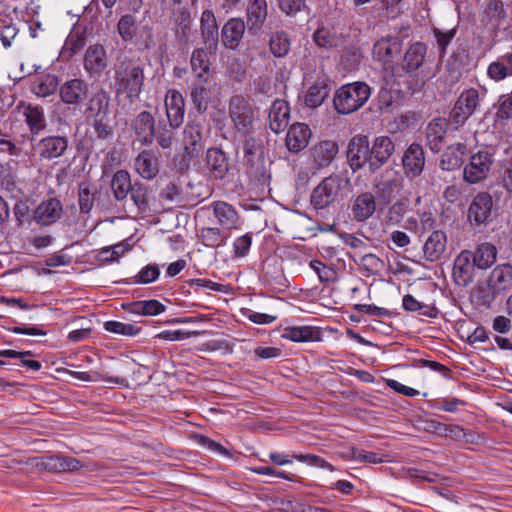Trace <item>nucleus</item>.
Masks as SVG:
<instances>
[{
  "label": "nucleus",
  "instance_id": "nucleus-5",
  "mask_svg": "<svg viewBox=\"0 0 512 512\" xmlns=\"http://www.w3.org/2000/svg\"><path fill=\"white\" fill-rule=\"evenodd\" d=\"M116 84L119 90L125 91L129 97L138 95L144 81L143 70L139 66H121L116 72Z\"/></svg>",
  "mask_w": 512,
  "mask_h": 512
},
{
  "label": "nucleus",
  "instance_id": "nucleus-64",
  "mask_svg": "<svg viewBox=\"0 0 512 512\" xmlns=\"http://www.w3.org/2000/svg\"><path fill=\"white\" fill-rule=\"evenodd\" d=\"M353 459L359 462H367L371 464H379L385 461L384 455L365 450L354 451Z\"/></svg>",
  "mask_w": 512,
  "mask_h": 512
},
{
  "label": "nucleus",
  "instance_id": "nucleus-15",
  "mask_svg": "<svg viewBox=\"0 0 512 512\" xmlns=\"http://www.w3.org/2000/svg\"><path fill=\"white\" fill-rule=\"evenodd\" d=\"M377 208V201L373 193L363 192L357 195L351 204V214L355 221L364 222L371 218Z\"/></svg>",
  "mask_w": 512,
  "mask_h": 512
},
{
  "label": "nucleus",
  "instance_id": "nucleus-41",
  "mask_svg": "<svg viewBox=\"0 0 512 512\" xmlns=\"http://www.w3.org/2000/svg\"><path fill=\"white\" fill-rule=\"evenodd\" d=\"M497 250L491 243L480 244L473 253V261L477 268L487 269L496 261Z\"/></svg>",
  "mask_w": 512,
  "mask_h": 512
},
{
  "label": "nucleus",
  "instance_id": "nucleus-13",
  "mask_svg": "<svg viewBox=\"0 0 512 512\" xmlns=\"http://www.w3.org/2000/svg\"><path fill=\"white\" fill-rule=\"evenodd\" d=\"M109 59L105 48L94 44L87 48L84 55V68L90 75H100L108 66Z\"/></svg>",
  "mask_w": 512,
  "mask_h": 512
},
{
  "label": "nucleus",
  "instance_id": "nucleus-25",
  "mask_svg": "<svg viewBox=\"0 0 512 512\" xmlns=\"http://www.w3.org/2000/svg\"><path fill=\"white\" fill-rule=\"evenodd\" d=\"M136 172L144 179H153L159 172L157 155L150 150H143L134 161Z\"/></svg>",
  "mask_w": 512,
  "mask_h": 512
},
{
  "label": "nucleus",
  "instance_id": "nucleus-20",
  "mask_svg": "<svg viewBox=\"0 0 512 512\" xmlns=\"http://www.w3.org/2000/svg\"><path fill=\"white\" fill-rule=\"evenodd\" d=\"M395 151L393 141L388 136L376 137L371 147V169H379L382 165L387 163Z\"/></svg>",
  "mask_w": 512,
  "mask_h": 512
},
{
  "label": "nucleus",
  "instance_id": "nucleus-47",
  "mask_svg": "<svg viewBox=\"0 0 512 512\" xmlns=\"http://www.w3.org/2000/svg\"><path fill=\"white\" fill-rule=\"evenodd\" d=\"M202 140L201 129L198 124H188L184 129L183 142L185 149L192 153L197 150Z\"/></svg>",
  "mask_w": 512,
  "mask_h": 512
},
{
  "label": "nucleus",
  "instance_id": "nucleus-51",
  "mask_svg": "<svg viewBox=\"0 0 512 512\" xmlns=\"http://www.w3.org/2000/svg\"><path fill=\"white\" fill-rule=\"evenodd\" d=\"M130 194L132 201L139 211L146 212L149 204L147 187L142 183L136 182L133 184Z\"/></svg>",
  "mask_w": 512,
  "mask_h": 512
},
{
  "label": "nucleus",
  "instance_id": "nucleus-53",
  "mask_svg": "<svg viewBox=\"0 0 512 512\" xmlns=\"http://www.w3.org/2000/svg\"><path fill=\"white\" fill-rule=\"evenodd\" d=\"M117 28L122 39H132L135 36L137 29L134 16L130 14L122 16L118 22Z\"/></svg>",
  "mask_w": 512,
  "mask_h": 512
},
{
  "label": "nucleus",
  "instance_id": "nucleus-24",
  "mask_svg": "<svg viewBox=\"0 0 512 512\" xmlns=\"http://www.w3.org/2000/svg\"><path fill=\"white\" fill-rule=\"evenodd\" d=\"M206 166L211 176L219 180L224 179L230 169L226 154L218 148H210L207 150Z\"/></svg>",
  "mask_w": 512,
  "mask_h": 512
},
{
  "label": "nucleus",
  "instance_id": "nucleus-4",
  "mask_svg": "<svg viewBox=\"0 0 512 512\" xmlns=\"http://www.w3.org/2000/svg\"><path fill=\"white\" fill-rule=\"evenodd\" d=\"M479 105V93L475 88L464 90L458 97L452 111L451 119L456 125H463L472 116Z\"/></svg>",
  "mask_w": 512,
  "mask_h": 512
},
{
  "label": "nucleus",
  "instance_id": "nucleus-62",
  "mask_svg": "<svg viewBox=\"0 0 512 512\" xmlns=\"http://www.w3.org/2000/svg\"><path fill=\"white\" fill-rule=\"evenodd\" d=\"M310 268L318 275L321 282H329L335 274L332 268L326 266L319 260H312L310 262Z\"/></svg>",
  "mask_w": 512,
  "mask_h": 512
},
{
  "label": "nucleus",
  "instance_id": "nucleus-31",
  "mask_svg": "<svg viewBox=\"0 0 512 512\" xmlns=\"http://www.w3.org/2000/svg\"><path fill=\"white\" fill-rule=\"evenodd\" d=\"M42 465L45 469L54 472H74L83 467V464L78 459L63 455L45 457Z\"/></svg>",
  "mask_w": 512,
  "mask_h": 512
},
{
  "label": "nucleus",
  "instance_id": "nucleus-61",
  "mask_svg": "<svg viewBox=\"0 0 512 512\" xmlns=\"http://www.w3.org/2000/svg\"><path fill=\"white\" fill-rule=\"evenodd\" d=\"M359 263L369 273H378L383 266L382 260L378 256H376L375 254H372V253H367V254L362 255L360 257Z\"/></svg>",
  "mask_w": 512,
  "mask_h": 512
},
{
  "label": "nucleus",
  "instance_id": "nucleus-33",
  "mask_svg": "<svg viewBox=\"0 0 512 512\" xmlns=\"http://www.w3.org/2000/svg\"><path fill=\"white\" fill-rule=\"evenodd\" d=\"M201 34L208 48H214L218 42V26L212 10H204L200 18Z\"/></svg>",
  "mask_w": 512,
  "mask_h": 512
},
{
  "label": "nucleus",
  "instance_id": "nucleus-52",
  "mask_svg": "<svg viewBox=\"0 0 512 512\" xmlns=\"http://www.w3.org/2000/svg\"><path fill=\"white\" fill-rule=\"evenodd\" d=\"M402 306L409 312H420L424 316L433 317L436 315L435 309L419 302L412 295L407 294L403 297Z\"/></svg>",
  "mask_w": 512,
  "mask_h": 512
},
{
  "label": "nucleus",
  "instance_id": "nucleus-27",
  "mask_svg": "<svg viewBox=\"0 0 512 512\" xmlns=\"http://www.w3.org/2000/svg\"><path fill=\"white\" fill-rule=\"evenodd\" d=\"M17 109L23 111L25 122L32 134H39L46 128V119L42 107L22 102L17 106Z\"/></svg>",
  "mask_w": 512,
  "mask_h": 512
},
{
  "label": "nucleus",
  "instance_id": "nucleus-34",
  "mask_svg": "<svg viewBox=\"0 0 512 512\" xmlns=\"http://www.w3.org/2000/svg\"><path fill=\"white\" fill-rule=\"evenodd\" d=\"M109 109V95L104 90L97 91L89 100L86 109L88 120L107 118Z\"/></svg>",
  "mask_w": 512,
  "mask_h": 512
},
{
  "label": "nucleus",
  "instance_id": "nucleus-54",
  "mask_svg": "<svg viewBox=\"0 0 512 512\" xmlns=\"http://www.w3.org/2000/svg\"><path fill=\"white\" fill-rule=\"evenodd\" d=\"M160 269L156 264H149L143 267L137 275L134 276L133 282L136 284H149L159 278Z\"/></svg>",
  "mask_w": 512,
  "mask_h": 512
},
{
  "label": "nucleus",
  "instance_id": "nucleus-43",
  "mask_svg": "<svg viewBox=\"0 0 512 512\" xmlns=\"http://www.w3.org/2000/svg\"><path fill=\"white\" fill-rule=\"evenodd\" d=\"M445 132V125L440 120L433 121L427 126V142L433 152H439L442 149Z\"/></svg>",
  "mask_w": 512,
  "mask_h": 512
},
{
  "label": "nucleus",
  "instance_id": "nucleus-9",
  "mask_svg": "<svg viewBox=\"0 0 512 512\" xmlns=\"http://www.w3.org/2000/svg\"><path fill=\"white\" fill-rule=\"evenodd\" d=\"M166 116L171 128H179L185 115V102L182 94L175 90H168L164 99Z\"/></svg>",
  "mask_w": 512,
  "mask_h": 512
},
{
  "label": "nucleus",
  "instance_id": "nucleus-32",
  "mask_svg": "<svg viewBox=\"0 0 512 512\" xmlns=\"http://www.w3.org/2000/svg\"><path fill=\"white\" fill-rule=\"evenodd\" d=\"M466 152L467 147L463 143L448 146L441 157V168L446 171L458 169L463 164V157Z\"/></svg>",
  "mask_w": 512,
  "mask_h": 512
},
{
  "label": "nucleus",
  "instance_id": "nucleus-28",
  "mask_svg": "<svg viewBox=\"0 0 512 512\" xmlns=\"http://www.w3.org/2000/svg\"><path fill=\"white\" fill-rule=\"evenodd\" d=\"M290 109L286 101L277 99L270 108L269 125L272 131L279 133L284 130L289 122Z\"/></svg>",
  "mask_w": 512,
  "mask_h": 512
},
{
  "label": "nucleus",
  "instance_id": "nucleus-46",
  "mask_svg": "<svg viewBox=\"0 0 512 512\" xmlns=\"http://www.w3.org/2000/svg\"><path fill=\"white\" fill-rule=\"evenodd\" d=\"M32 356L31 351H16L12 349H4L0 350V357H5L9 359H17L21 360V364L32 371H39L42 368L41 362L37 360H29L27 357Z\"/></svg>",
  "mask_w": 512,
  "mask_h": 512
},
{
  "label": "nucleus",
  "instance_id": "nucleus-7",
  "mask_svg": "<svg viewBox=\"0 0 512 512\" xmlns=\"http://www.w3.org/2000/svg\"><path fill=\"white\" fill-rule=\"evenodd\" d=\"M347 158L350 167L353 170L362 168L366 163H369V166L371 167V147L366 136L358 135L350 140L348 144Z\"/></svg>",
  "mask_w": 512,
  "mask_h": 512
},
{
  "label": "nucleus",
  "instance_id": "nucleus-57",
  "mask_svg": "<svg viewBox=\"0 0 512 512\" xmlns=\"http://www.w3.org/2000/svg\"><path fill=\"white\" fill-rule=\"evenodd\" d=\"M252 245V235L246 233L242 236L237 237L233 242V252L236 258L245 257Z\"/></svg>",
  "mask_w": 512,
  "mask_h": 512
},
{
  "label": "nucleus",
  "instance_id": "nucleus-30",
  "mask_svg": "<svg viewBox=\"0 0 512 512\" xmlns=\"http://www.w3.org/2000/svg\"><path fill=\"white\" fill-rule=\"evenodd\" d=\"M447 237L443 231H433L426 239L423 252L425 259L434 262L443 255L446 250Z\"/></svg>",
  "mask_w": 512,
  "mask_h": 512
},
{
  "label": "nucleus",
  "instance_id": "nucleus-26",
  "mask_svg": "<svg viewBox=\"0 0 512 512\" xmlns=\"http://www.w3.org/2000/svg\"><path fill=\"white\" fill-rule=\"evenodd\" d=\"M245 32V22L240 18H231L223 26L221 36L225 47L235 49L239 46Z\"/></svg>",
  "mask_w": 512,
  "mask_h": 512
},
{
  "label": "nucleus",
  "instance_id": "nucleus-36",
  "mask_svg": "<svg viewBox=\"0 0 512 512\" xmlns=\"http://www.w3.org/2000/svg\"><path fill=\"white\" fill-rule=\"evenodd\" d=\"M489 282L497 292L509 288L512 284V266L510 264L496 266L491 272Z\"/></svg>",
  "mask_w": 512,
  "mask_h": 512
},
{
  "label": "nucleus",
  "instance_id": "nucleus-56",
  "mask_svg": "<svg viewBox=\"0 0 512 512\" xmlns=\"http://www.w3.org/2000/svg\"><path fill=\"white\" fill-rule=\"evenodd\" d=\"M199 335L198 331H186L182 329L178 330H165L156 335V338L165 341H181Z\"/></svg>",
  "mask_w": 512,
  "mask_h": 512
},
{
  "label": "nucleus",
  "instance_id": "nucleus-21",
  "mask_svg": "<svg viewBox=\"0 0 512 512\" xmlns=\"http://www.w3.org/2000/svg\"><path fill=\"white\" fill-rule=\"evenodd\" d=\"M338 153V145L333 140H324L310 149V156L315 167L329 166Z\"/></svg>",
  "mask_w": 512,
  "mask_h": 512
},
{
  "label": "nucleus",
  "instance_id": "nucleus-12",
  "mask_svg": "<svg viewBox=\"0 0 512 512\" xmlns=\"http://www.w3.org/2000/svg\"><path fill=\"white\" fill-rule=\"evenodd\" d=\"M68 147V140L62 136H48L41 139L35 146V152L41 160H52L61 157Z\"/></svg>",
  "mask_w": 512,
  "mask_h": 512
},
{
  "label": "nucleus",
  "instance_id": "nucleus-42",
  "mask_svg": "<svg viewBox=\"0 0 512 512\" xmlns=\"http://www.w3.org/2000/svg\"><path fill=\"white\" fill-rule=\"evenodd\" d=\"M489 77L495 81H500L507 76L512 75V53L500 57L492 62L487 70Z\"/></svg>",
  "mask_w": 512,
  "mask_h": 512
},
{
  "label": "nucleus",
  "instance_id": "nucleus-11",
  "mask_svg": "<svg viewBox=\"0 0 512 512\" xmlns=\"http://www.w3.org/2000/svg\"><path fill=\"white\" fill-rule=\"evenodd\" d=\"M492 207V196L487 192L478 193L468 208V220L476 225L485 223L491 216Z\"/></svg>",
  "mask_w": 512,
  "mask_h": 512
},
{
  "label": "nucleus",
  "instance_id": "nucleus-60",
  "mask_svg": "<svg viewBox=\"0 0 512 512\" xmlns=\"http://www.w3.org/2000/svg\"><path fill=\"white\" fill-rule=\"evenodd\" d=\"M94 193L87 184H81L79 188V205L83 213H89L93 207Z\"/></svg>",
  "mask_w": 512,
  "mask_h": 512
},
{
  "label": "nucleus",
  "instance_id": "nucleus-19",
  "mask_svg": "<svg viewBox=\"0 0 512 512\" xmlns=\"http://www.w3.org/2000/svg\"><path fill=\"white\" fill-rule=\"evenodd\" d=\"M474 267L473 252L464 250L455 259L453 277L457 284L466 286L472 281Z\"/></svg>",
  "mask_w": 512,
  "mask_h": 512
},
{
  "label": "nucleus",
  "instance_id": "nucleus-59",
  "mask_svg": "<svg viewBox=\"0 0 512 512\" xmlns=\"http://www.w3.org/2000/svg\"><path fill=\"white\" fill-rule=\"evenodd\" d=\"M176 128L167 127L166 125H160L158 126L157 130H155V138L158 142V144L163 148L167 149L170 148L173 142L174 133L173 130Z\"/></svg>",
  "mask_w": 512,
  "mask_h": 512
},
{
  "label": "nucleus",
  "instance_id": "nucleus-18",
  "mask_svg": "<svg viewBox=\"0 0 512 512\" xmlns=\"http://www.w3.org/2000/svg\"><path fill=\"white\" fill-rule=\"evenodd\" d=\"M281 338L296 343L318 342L322 340V332L310 325L288 326L282 330Z\"/></svg>",
  "mask_w": 512,
  "mask_h": 512
},
{
  "label": "nucleus",
  "instance_id": "nucleus-6",
  "mask_svg": "<svg viewBox=\"0 0 512 512\" xmlns=\"http://www.w3.org/2000/svg\"><path fill=\"white\" fill-rule=\"evenodd\" d=\"M340 190V181L337 177H326L314 188L311 194V204L316 209H324L335 201Z\"/></svg>",
  "mask_w": 512,
  "mask_h": 512
},
{
  "label": "nucleus",
  "instance_id": "nucleus-22",
  "mask_svg": "<svg viewBox=\"0 0 512 512\" xmlns=\"http://www.w3.org/2000/svg\"><path fill=\"white\" fill-rule=\"evenodd\" d=\"M402 163L407 176L416 177L420 175L425 164L422 147L416 143L411 144L404 152Z\"/></svg>",
  "mask_w": 512,
  "mask_h": 512
},
{
  "label": "nucleus",
  "instance_id": "nucleus-35",
  "mask_svg": "<svg viewBox=\"0 0 512 512\" xmlns=\"http://www.w3.org/2000/svg\"><path fill=\"white\" fill-rule=\"evenodd\" d=\"M231 233L219 227H203L198 232L202 244L208 248H218L226 245Z\"/></svg>",
  "mask_w": 512,
  "mask_h": 512
},
{
  "label": "nucleus",
  "instance_id": "nucleus-14",
  "mask_svg": "<svg viewBox=\"0 0 512 512\" xmlns=\"http://www.w3.org/2000/svg\"><path fill=\"white\" fill-rule=\"evenodd\" d=\"M402 50V42L398 37H383L373 46L374 59L388 64L396 58Z\"/></svg>",
  "mask_w": 512,
  "mask_h": 512
},
{
  "label": "nucleus",
  "instance_id": "nucleus-55",
  "mask_svg": "<svg viewBox=\"0 0 512 512\" xmlns=\"http://www.w3.org/2000/svg\"><path fill=\"white\" fill-rule=\"evenodd\" d=\"M292 457L295 460H297L299 462L307 463L310 466L334 471L333 465L330 464L329 462H327L324 458H322L320 456L313 455V454H295V453H293Z\"/></svg>",
  "mask_w": 512,
  "mask_h": 512
},
{
  "label": "nucleus",
  "instance_id": "nucleus-45",
  "mask_svg": "<svg viewBox=\"0 0 512 512\" xmlns=\"http://www.w3.org/2000/svg\"><path fill=\"white\" fill-rule=\"evenodd\" d=\"M57 86V78L54 75L47 74L34 82L31 90L38 97H47L56 91Z\"/></svg>",
  "mask_w": 512,
  "mask_h": 512
},
{
  "label": "nucleus",
  "instance_id": "nucleus-40",
  "mask_svg": "<svg viewBox=\"0 0 512 512\" xmlns=\"http://www.w3.org/2000/svg\"><path fill=\"white\" fill-rule=\"evenodd\" d=\"M329 94V87L325 79H318L305 95V104L307 107H319Z\"/></svg>",
  "mask_w": 512,
  "mask_h": 512
},
{
  "label": "nucleus",
  "instance_id": "nucleus-58",
  "mask_svg": "<svg viewBox=\"0 0 512 512\" xmlns=\"http://www.w3.org/2000/svg\"><path fill=\"white\" fill-rule=\"evenodd\" d=\"M407 211V204L404 201L395 202L388 210L385 221L387 224L394 225L401 221Z\"/></svg>",
  "mask_w": 512,
  "mask_h": 512
},
{
  "label": "nucleus",
  "instance_id": "nucleus-39",
  "mask_svg": "<svg viewBox=\"0 0 512 512\" xmlns=\"http://www.w3.org/2000/svg\"><path fill=\"white\" fill-rule=\"evenodd\" d=\"M131 178L127 171H117L111 181V189L116 200L122 201L126 199L128 193L132 189Z\"/></svg>",
  "mask_w": 512,
  "mask_h": 512
},
{
  "label": "nucleus",
  "instance_id": "nucleus-8",
  "mask_svg": "<svg viewBox=\"0 0 512 512\" xmlns=\"http://www.w3.org/2000/svg\"><path fill=\"white\" fill-rule=\"evenodd\" d=\"M210 207L217 219V223L220 226L219 228L229 233H231V230L241 228L242 220L231 204L224 201H214L211 203Z\"/></svg>",
  "mask_w": 512,
  "mask_h": 512
},
{
  "label": "nucleus",
  "instance_id": "nucleus-3",
  "mask_svg": "<svg viewBox=\"0 0 512 512\" xmlns=\"http://www.w3.org/2000/svg\"><path fill=\"white\" fill-rule=\"evenodd\" d=\"M229 118L238 132L246 134L252 128L254 110L243 95H233L230 98Z\"/></svg>",
  "mask_w": 512,
  "mask_h": 512
},
{
  "label": "nucleus",
  "instance_id": "nucleus-1",
  "mask_svg": "<svg viewBox=\"0 0 512 512\" xmlns=\"http://www.w3.org/2000/svg\"><path fill=\"white\" fill-rule=\"evenodd\" d=\"M371 89L365 82H353L341 86L333 99L335 109L340 114H350L359 110L369 99Z\"/></svg>",
  "mask_w": 512,
  "mask_h": 512
},
{
  "label": "nucleus",
  "instance_id": "nucleus-2",
  "mask_svg": "<svg viewBox=\"0 0 512 512\" xmlns=\"http://www.w3.org/2000/svg\"><path fill=\"white\" fill-rule=\"evenodd\" d=\"M495 162L493 148L485 147L473 153L463 168V179L469 184H479L489 176Z\"/></svg>",
  "mask_w": 512,
  "mask_h": 512
},
{
  "label": "nucleus",
  "instance_id": "nucleus-23",
  "mask_svg": "<svg viewBox=\"0 0 512 512\" xmlns=\"http://www.w3.org/2000/svg\"><path fill=\"white\" fill-rule=\"evenodd\" d=\"M311 130L305 123L292 124L286 135V146L290 152H299L309 143Z\"/></svg>",
  "mask_w": 512,
  "mask_h": 512
},
{
  "label": "nucleus",
  "instance_id": "nucleus-37",
  "mask_svg": "<svg viewBox=\"0 0 512 512\" xmlns=\"http://www.w3.org/2000/svg\"><path fill=\"white\" fill-rule=\"evenodd\" d=\"M291 47V39L287 32L277 30L273 32L269 39V49L273 56L277 58L285 57Z\"/></svg>",
  "mask_w": 512,
  "mask_h": 512
},
{
  "label": "nucleus",
  "instance_id": "nucleus-17",
  "mask_svg": "<svg viewBox=\"0 0 512 512\" xmlns=\"http://www.w3.org/2000/svg\"><path fill=\"white\" fill-rule=\"evenodd\" d=\"M63 213V206L57 198H50L41 202L34 212L37 223L47 226L58 221Z\"/></svg>",
  "mask_w": 512,
  "mask_h": 512
},
{
  "label": "nucleus",
  "instance_id": "nucleus-16",
  "mask_svg": "<svg viewBox=\"0 0 512 512\" xmlns=\"http://www.w3.org/2000/svg\"><path fill=\"white\" fill-rule=\"evenodd\" d=\"M268 16L266 0H248L246 6V18L248 30L251 33L259 32Z\"/></svg>",
  "mask_w": 512,
  "mask_h": 512
},
{
  "label": "nucleus",
  "instance_id": "nucleus-48",
  "mask_svg": "<svg viewBox=\"0 0 512 512\" xmlns=\"http://www.w3.org/2000/svg\"><path fill=\"white\" fill-rule=\"evenodd\" d=\"M210 62L208 54L204 49L197 48L192 52L191 67L196 75L201 78L203 74L209 71Z\"/></svg>",
  "mask_w": 512,
  "mask_h": 512
},
{
  "label": "nucleus",
  "instance_id": "nucleus-44",
  "mask_svg": "<svg viewBox=\"0 0 512 512\" xmlns=\"http://www.w3.org/2000/svg\"><path fill=\"white\" fill-rule=\"evenodd\" d=\"M204 82L207 83V80H200L194 85L191 92L192 100L198 111H206L212 98V92Z\"/></svg>",
  "mask_w": 512,
  "mask_h": 512
},
{
  "label": "nucleus",
  "instance_id": "nucleus-38",
  "mask_svg": "<svg viewBox=\"0 0 512 512\" xmlns=\"http://www.w3.org/2000/svg\"><path fill=\"white\" fill-rule=\"evenodd\" d=\"M426 46L420 42L413 43L405 53L403 67L407 72L417 70L423 63Z\"/></svg>",
  "mask_w": 512,
  "mask_h": 512
},
{
  "label": "nucleus",
  "instance_id": "nucleus-10",
  "mask_svg": "<svg viewBox=\"0 0 512 512\" xmlns=\"http://www.w3.org/2000/svg\"><path fill=\"white\" fill-rule=\"evenodd\" d=\"M89 94L88 83L79 78H74L64 82L59 89V96L63 103L77 105L84 101Z\"/></svg>",
  "mask_w": 512,
  "mask_h": 512
},
{
  "label": "nucleus",
  "instance_id": "nucleus-63",
  "mask_svg": "<svg viewBox=\"0 0 512 512\" xmlns=\"http://www.w3.org/2000/svg\"><path fill=\"white\" fill-rule=\"evenodd\" d=\"M278 6L287 16H293L306 7L304 0H278Z\"/></svg>",
  "mask_w": 512,
  "mask_h": 512
},
{
  "label": "nucleus",
  "instance_id": "nucleus-49",
  "mask_svg": "<svg viewBox=\"0 0 512 512\" xmlns=\"http://www.w3.org/2000/svg\"><path fill=\"white\" fill-rule=\"evenodd\" d=\"M104 329L110 333L122 336H136L141 330L136 325L120 321H107L104 323Z\"/></svg>",
  "mask_w": 512,
  "mask_h": 512
},
{
  "label": "nucleus",
  "instance_id": "nucleus-29",
  "mask_svg": "<svg viewBox=\"0 0 512 512\" xmlns=\"http://www.w3.org/2000/svg\"><path fill=\"white\" fill-rule=\"evenodd\" d=\"M134 128L139 142L152 144L155 138V120L149 112L143 111L136 117Z\"/></svg>",
  "mask_w": 512,
  "mask_h": 512
},
{
  "label": "nucleus",
  "instance_id": "nucleus-50",
  "mask_svg": "<svg viewBox=\"0 0 512 512\" xmlns=\"http://www.w3.org/2000/svg\"><path fill=\"white\" fill-rule=\"evenodd\" d=\"M69 374L78 380L86 381V382H98L100 380L106 381L108 383L113 384H121L123 382V379L118 377H108L106 375H102L97 371H70Z\"/></svg>",
  "mask_w": 512,
  "mask_h": 512
}]
</instances>
